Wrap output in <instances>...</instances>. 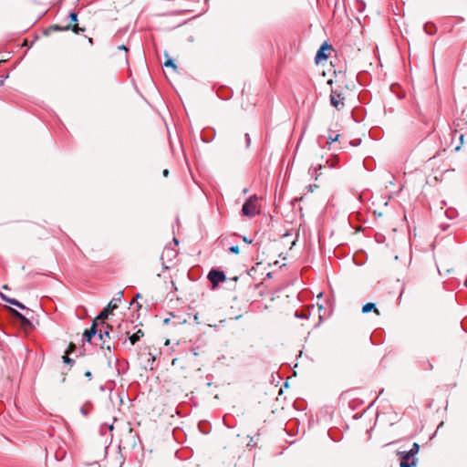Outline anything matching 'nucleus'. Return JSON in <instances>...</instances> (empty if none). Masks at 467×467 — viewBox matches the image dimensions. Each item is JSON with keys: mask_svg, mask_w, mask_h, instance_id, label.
Segmentation results:
<instances>
[{"mask_svg": "<svg viewBox=\"0 0 467 467\" xmlns=\"http://www.w3.org/2000/svg\"><path fill=\"white\" fill-rule=\"evenodd\" d=\"M456 136H458V139H459V140H460L459 145H457V146L455 147V150L457 151V150H459L461 149V147H462V144H463V138H464V136H463V134H462V133H460V132H458L457 130H455V131H454L453 138H454V137H456Z\"/></svg>", "mask_w": 467, "mask_h": 467, "instance_id": "15", "label": "nucleus"}, {"mask_svg": "<svg viewBox=\"0 0 467 467\" xmlns=\"http://www.w3.org/2000/svg\"><path fill=\"white\" fill-rule=\"evenodd\" d=\"M428 364H429L430 368H432V365L430 362Z\"/></svg>", "mask_w": 467, "mask_h": 467, "instance_id": "32", "label": "nucleus"}, {"mask_svg": "<svg viewBox=\"0 0 467 467\" xmlns=\"http://www.w3.org/2000/svg\"><path fill=\"white\" fill-rule=\"evenodd\" d=\"M143 336V331L139 329L137 332H135L130 337V344L135 345Z\"/></svg>", "mask_w": 467, "mask_h": 467, "instance_id": "12", "label": "nucleus"}, {"mask_svg": "<svg viewBox=\"0 0 467 467\" xmlns=\"http://www.w3.org/2000/svg\"><path fill=\"white\" fill-rule=\"evenodd\" d=\"M122 295L123 292H119L117 297L112 298L109 305L97 317V319L104 322V320L108 318L109 315L118 308V304L121 301Z\"/></svg>", "mask_w": 467, "mask_h": 467, "instance_id": "2", "label": "nucleus"}, {"mask_svg": "<svg viewBox=\"0 0 467 467\" xmlns=\"http://www.w3.org/2000/svg\"><path fill=\"white\" fill-rule=\"evenodd\" d=\"M374 311L377 315H379V311L376 308V306L374 303H367L362 307L363 313H368L370 311Z\"/></svg>", "mask_w": 467, "mask_h": 467, "instance_id": "13", "label": "nucleus"}, {"mask_svg": "<svg viewBox=\"0 0 467 467\" xmlns=\"http://www.w3.org/2000/svg\"><path fill=\"white\" fill-rule=\"evenodd\" d=\"M419 450H420V445L416 442H414L412 444V447L410 448V451H408L409 454H410V456H413L415 457V455L419 452Z\"/></svg>", "mask_w": 467, "mask_h": 467, "instance_id": "16", "label": "nucleus"}, {"mask_svg": "<svg viewBox=\"0 0 467 467\" xmlns=\"http://www.w3.org/2000/svg\"><path fill=\"white\" fill-rule=\"evenodd\" d=\"M329 48H330V46L327 45V43H325V44H323L321 46V47L317 50L316 57H315V59H316V61L317 63L320 62L323 59H327V55L326 54V50L329 49Z\"/></svg>", "mask_w": 467, "mask_h": 467, "instance_id": "7", "label": "nucleus"}, {"mask_svg": "<svg viewBox=\"0 0 467 467\" xmlns=\"http://www.w3.org/2000/svg\"><path fill=\"white\" fill-rule=\"evenodd\" d=\"M244 140H245V147L249 148L250 144H251V138H250V135L248 133L244 134Z\"/></svg>", "mask_w": 467, "mask_h": 467, "instance_id": "22", "label": "nucleus"}, {"mask_svg": "<svg viewBox=\"0 0 467 467\" xmlns=\"http://www.w3.org/2000/svg\"><path fill=\"white\" fill-rule=\"evenodd\" d=\"M164 67H171L174 69H176V65L174 64V62L172 61V59L169 58L167 59L165 62H164Z\"/></svg>", "mask_w": 467, "mask_h": 467, "instance_id": "21", "label": "nucleus"}, {"mask_svg": "<svg viewBox=\"0 0 467 467\" xmlns=\"http://www.w3.org/2000/svg\"><path fill=\"white\" fill-rule=\"evenodd\" d=\"M85 376L88 379H92V373L90 371H87L85 373Z\"/></svg>", "mask_w": 467, "mask_h": 467, "instance_id": "29", "label": "nucleus"}, {"mask_svg": "<svg viewBox=\"0 0 467 467\" xmlns=\"http://www.w3.org/2000/svg\"><path fill=\"white\" fill-rule=\"evenodd\" d=\"M76 349V346L74 344H70L68 346V348L67 350L66 351L65 355L63 356V361L67 364V365H70L72 366L74 363H75V360L71 358L68 357V355L70 353H72L74 350Z\"/></svg>", "mask_w": 467, "mask_h": 467, "instance_id": "8", "label": "nucleus"}, {"mask_svg": "<svg viewBox=\"0 0 467 467\" xmlns=\"http://www.w3.org/2000/svg\"><path fill=\"white\" fill-rule=\"evenodd\" d=\"M397 455L400 460V467H413L416 465L417 459L410 456L408 451H398Z\"/></svg>", "mask_w": 467, "mask_h": 467, "instance_id": "4", "label": "nucleus"}, {"mask_svg": "<svg viewBox=\"0 0 467 467\" xmlns=\"http://www.w3.org/2000/svg\"><path fill=\"white\" fill-rule=\"evenodd\" d=\"M229 252L237 254H239V247L237 245H233L229 247Z\"/></svg>", "mask_w": 467, "mask_h": 467, "instance_id": "23", "label": "nucleus"}, {"mask_svg": "<svg viewBox=\"0 0 467 467\" xmlns=\"http://www.w3.org/2000/svg\"><path fill=\"white\" fill-rule=\"evenodd\" d=\"M105 337H109V332L108 330L102 331L101 329L99 331V339L103 340Z\"/></svg>", "mask_w": 467, "mask_h": 467, "instance_id": "19", "label": "nucleus"}, {"mask_svg": "<svg viewBox=\"0 0 467 467\" xmlns=\"http://www.w3.org/2000/svg\"><path fill=\"white\" fill-rule=\"evenodd\" d=\"M80 412L84 415V416H88V413H89V410L87 409V405H84L81 407L80 409Z\"/></svg>", "mask_w": 467, "mask_h": 467, "instance_id": "25", "label": "nucleus"}, {"mask_svg": "<svg viewBox=\"0 0 467 467\" xmlns=\"http://www.w3.org/2000/svg\"><path fill=\"white\" fill-rule=\"evenodd\" d=\"M65 456H66L65 451H57L55 454L57 461H62L65 458Z\"/></svg>", "mask_w": 467, "mask_h": 467, "instance_id": "17", "label": "nucleus"}, {"mask_svg": "<svg viewBox=\"0 0 467 467\" xmlns=\"http://www.w3.org/2000/svg\"><path fill=\"white\" fill-rule=\"evenodd\" d=\"M345 96L342 92L337 91V89H332L330 94V103L337 109H341L344 108L345 103Z\"/></svg>", "mask_w": 467, "mask_h": 467, "instance_id": "3", "label": "nucleus"}, {"mask_svg": "<svg viewBox=\"0 0 467 467\" xmlns=\"http://www.w3.org/2000/svg\"><path fill=\"white\" fill-rule=\"evenodd\" d=\"M338 137L339 135L338 134H335L333 135L332 133L327 137V142L329 144H331L332 142L334 141H337L338 140Z\"/></svg>", "mask_w": 467, "mask_h": 467, "instance_id": "18", "label": "nucleus"}, {"mask_svg": "<svg viewBox=\"0 0 467 467\" xmlns=\"http://www.w3.org/2000/svg\"><path fill=\"white\" fill-rule=\"evenodd\" d=\"M243 241L246 244H252L253 240L252 239H248L247 237L245 236H243Z\"/></svg>", "mask_w": 467, "mask_h": 467, "instance_id": "28", "label": "nucleus"}, {"mask_svg": "<svg viewBox=\"0 0 467 467\" xmlns=\"http://www.w3.org/2000/svg\"><path fill=\"white\" fill-rule=\"evenodd\" d=\"M432 27V26H429L428 24H426L424 26L426 33L430 35L433 34V31L431 30Z\"/></svg>", "mask_w": 467, "mask_h": 467, "instance_id": "26", "label": "nucleus"}, {"mask_svg": "<svg viewBox=\"0 0 467 467\" xmlns=\"http://www.w3.org/2000/svg\"><path fill=\"white\" fill-rule=\"evenodd\" d=\"M72 31L76 34H79L80 32H84L85 31V28L83 27H79L78 25H74L72 27H71Z\"/></svg>", "mask_w": 467, "mask_h": 467, "instance_id": "20", "label": "nucleus"}, {"mask_svg": "<svg viewBox=\"0 0 467 467\" xmlns=\"http://www.w3.org/2000/svg\"><path fill=\"white\" fill-rule=\"evenodd\" d=\"M162 175H163L164 177H167V176L169 175V170H167V169L163 170V171H162Z\"/></svg>", "mask_w": 467, "mask_h": 467, "instance_id": "30", "label": "nucleus"}, {"mask_svg": "<svg viewBox=\"0 0 467 467\" xmlns=\"http://www.w3.org/2000/svg\"><path fill=\"white\" fill-rule=\"evenodd\" d=\"M97 318L96 320L93 322L91 327L89 329H86L85 332L83 333V338L84 340H86L87 342L90 343L92 338L96 336V334L98 333V329H97V327H98V324H97Z\"/></svg>", "mask_w": 467, "mask_h": 467, "instance_id": "6", "label": "nucleus"}, {"mask_svg": "<svg viewBox=\"0 0 467 467\" xmlns=\"http://www.w3.org/2000/svg\"><path fill=\"white\" fill-rule=\"evenodd\" d=\"M1 296H2V298H3L5 301H6V302L10 303L11 305H14V306H17V307H19V308H21V309H26V306H25L22 303H20L19 301H17L16 299L7 297L6 296H5V295H3V294L1 295Z\"/></svg>", "mask_w": 467, "mask_h": 467, "instance_id": "11", "label": "nucleus"}, {"mask_svg": "<svg viewBox=\"0 0 467 467\" xmlns=\"http://www.w3.org/2000/svg\"><path fill=\"white\" fill-rule=\"evenodd\" d=\"M11 313L17 318L19 319L23 325L25 326H27V325H30V321L29 319H27L24 315H22L20 312H18L17 310L16 309H11Z\"/></svg>", "mask_w": 467, "mask_h": 467, "instance_id": "10", "label": "nucleus"}, {"mask_svg": "<svg viewBox=\"0 0 467 467\" xmlns=\"http://www.w3.org/2000/svg\"><path fill=\"white\" fill-rule=\"evenodd\" d=\"M119 49L128 51V48H127L124 45L119 46Z\"/></svg>", "mask_w": 467, "mask_h": 467, "instance_id": "31", "label": "nucleus"}, {"mask_svg": "<svg viewBox=\"0 0 467 467\" xmlns=\"http://www.w3.org/2000/svg\"><path fill=\"white\" fill-rule=\"evenodd\" d=\"M260 207L258 204V198L256 195L250 196L242 207V213L247 217H254L259 214Z\"/></svg>", "mask_w": 467, "mask_h": 467, "instance_id": "1", "label": "nucleus"}, {"mask_svg": "<svg viewBox=\"0 0 467 467\" xmlns=\"http://www.w3.org/2000/svg\"><path fill=\"white\" fill-rule=\"evenodd\" d=\"M54 29L57 30V31H63V30H68L69 29V26H66V27H61L60 26H54Z\"/></svg>", "mask_w": 467, "mask_h": 467, "instance_id": "27", "label": "nucleus"}, {"mask_svg": "<svg viewBox=\"0 0 467 467\" xmlns=\"http://www.w3.org/2000/svg\"><path fill=\"white\" fill-rule=\"evenodd\" d=\"M68 16L72 22L78 21V14L76 12H71Z\"/></svg>", "mask_w": 467, "mask_h": 467, "instance_id": "24", "label": "nucleus"}, {"mask_svg": "<svg viewBox=\"0 0 467 467\" xmlns=\"http://www.w3.org/2000/svg\"><path fill=\"white\" fill-rule=\"evenodd\" d=\"M208 279L213 286H216L219 283L223 282L226 277L223 271L212 269L208 274Z\"/></svg>", "mask_w": 467, "mask_h": 467, "instance_id": "5", "label": "nucleus"}, {"mask_svg": "<svg viewBox=\"0 0 467 467\" xmlns=\"http://www.w3.org/2000/svg\"><path fill=\"white\" fill-rule=\"evenodd\" d=\"M143 357H145V358H147V364H145V365H144V368H148V367H150V369H152V368H153V367H152V366H153V363H154V361H155V356H154V355H152V354L149 351V352H147V353L142 352V353H140V358H142Z\"/></svg>", "mask_w": 467, "mask_h": 467, "instance_id": "9", "label": "nucleus"}, {"mask_svg": "<svg viewBox=\"0 0 467 467\" xmlns=\"http://www.w3.org/2000/svg\"><path fill=\"white\" fill-rule=\"evenodd\" d=\"M366 4L362 0H357L355 2V8L358 13H362L365 10Z\"/></svg>", "mask_w": 467, "mask_h": 467, "instance_id": "14", "label": "nucleus"}]
</instances>
